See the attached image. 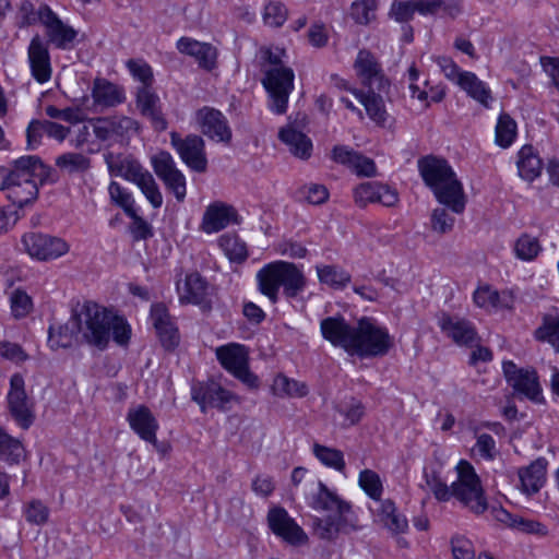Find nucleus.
<instances>
[{
  "mask_svg": "<svg viewBox=\"0 0 559 559\" xmlns=\"http://www.w3.org/2000/svg\"><path fill=\"white\" fill-rule=\"evenodd\" d=\"M52 173V168L45 165L36 155L15 159L12 168L8 169V179L3 187L11 205L19 211L33 203L38 195V186L55 181Z\"/></svg>",
  "mask_w": 559,
  "mask_h": 559,
  "instance_id": "1",
  "label": "nucleus"
},
{
  "mask_svg": "<svg viewBox=\"0 0 559 559\" xmlns=\"http://www.w3.org/2000/svg\"><path fill=\"white\" fill-rule=\"evenodd\" d=\"M456 471L457 480L449 487L442 481L437 472L428 473L427 469H424L426 485L439 501H448L451 497H454L475 514L484 513L488 503L480 479L473 465L462 460L459 462Z\"/></svg>",
  "mask_w": 559,
  "mask_h": 559,
  "instance_id": "2",
  "label": "nucleus"
},
{
  "mask_svg": "<svg viewBox=\"0 0 559 559\" xmlns=\"http://www.w3.org/2000/svg\"><path fill=\"white\" fill-rule=\"evenodd\" d=\"M424 183L433 192L439 203L455 214L465 210L466 199L463 186L447 159L426 155L417 160Z\"/></svg>",
  "mask_w": 559,
  "mask_h": 559,
  "instance_id": "3",
  "label": "nucleus"
},
{
  "mask_svg": "<svg viewBox=\"0 0 559 559\" xmlns=\"http://www.w3.org/2000/svg\"><path fill=\"white\" fill-rule=\"evenodd\" d=\"M309 507L318 512H326V516L313 519L314 534L324 540H334L341 533H349L356 528L353 523L352 506L331 490L323 481L318 483V490L309 500Z\"/></svg>",
  "mask_w": 559,
  "mask_h": 559,
  "instance_id": "4",
  "label": "nucleus"
},
{
  "mask_svg": "<svg viewBox=\"0 0 559 559\" xmlns=\"http://www.w3.org/2000/svg\"><path fill=\"white\" fill-rule=\"evenodd\" d=\"M257 283L259 292L272 304H276L281 288L284 296L292 299L305 290L307 280L296 264L280 260L260 269L257 273Z\"/></svg>",
  "mask_w": 559,
  "mask_h": 559,
  "instance_id": "5",
  "label": "nucleus"
},
{
  "mask_svg": "<svg viewBox=\"0 0 559 559\" xmlns=\"http://www.w3.org/2000/svg\"><path fill=\"white\" fill-rule=\"evenodd\" d=\"M111 313L94 301H85L73 309L72 319L86 343L105 349L109 343Z\"/></svg>",
  "mask_w": 559,
  "mask_h": 559,
  "instance_id": "6",
  "label": "nucleus"
},
{
  "mask_svg": "<svg viewBox=\"0 0 559 559\" xmlns=\"http://www.w3.org/2000/svg\"><path fill=\"white\" fill-rule=\"evenodd\" d=\"M350 355L360 358L382 357L393 347V338L386 328L368 317L358 320Z\"/></svg>",
  "mask_w": 559,
  "mask_h": 559,
  "instance_id": "7",
  "label": "nucleus"
},
{
  "mask_svg": "<svg viewBox=\"0 0 559 559\" xmlns=\"http://www.w3.org/2000/svg\"><path fill=\"white\" fill-rule=\"evenodd\" d=\"M295 74L287 67H275L265 72L262 84L271 98L270 109L283 115L287 110L288 98L294 90Z\"/></svg>",
  "mask_w": 559,
  "mask_h": 559,
  "instance_id": "8",
  "label": "nucleus"
},
{
  "mask_svg": "<svg viewBox=\"0 0 559 559\" xmlns=\"http://www.w3.org/2000/svg\"><path fill=\"white\" fill-rule=\"evenodd\" d=\"M216 357L224 369L247 386L251 389L259 386L258 377L249 369L248 349L245 345L230 343L219 346L216 349Z\"/></svg>",
  "mask_w": 559,
  "mask_h": 559,
  "instance_id": "9",
  "label": "nucleus"
},
{
  "mask_svg": "<svg viewBox=\"0 0 559 559\" xmlns=\"http://www.w3.org/2000/svg\"><path fill=\"white\" fill-rule=\"evenodd\" d=\"M502 368L506 380L515 394L537 404L544 402L539 378L534 368H518L511 360L503 361Z\"/></svg>",
  "mask_w": 559,
  "mask_h": 559,
  "instance_id": "10",
  "label": "nucleus"
},
{
  "mask_svg": "<svg viewBox=\"0 0 559 559\" xmlns=\"http://www.w3.org/2000/svg\"><path fill=\"white\" fill-rule=\"evenodd\" d=\"M7 402L10 415L14 421L22 429H28L35 420V414L33 403L25 390V380L21 373H14L10 378Z\"/></svg>",
  "mask_w": 559,
  "mask_h": 559,
  "instance_id": "11",
  "label": "nucleus"
},
{
  "mask_svg": "<svg viewBox=\"0 0 559 559\" xmlns=\"http://www.w3.org/2000/svg\"><path fill=\"white\" fill-rule=\"evenodd\" d=\"M170 144L181 160L193 171L204 173L207 169L205 143L202 136L188 134L182 138L178 132H170Z\"/></svg>",
  "mask_w": 559,
  "mask_h": 559,
  "instance_id": "12",
  "label": "nucleus"
},
{
  "mask_svg": "<svg viewBox=\"0 0 559 559\" xmlns=\"http://www.w3.org/2000/svg\"><path fill=\"white\" fill-rule=\"evenodd\" d=\"M152 167L165 187L174 193L178 202H182L187 194L186 177L176 166V163L166 151H160L151 158Z\"/></svg>",
  "mask_w": 559,
  "mask_h": 559,
  "instance_id": "13",
  "label": "nucleus"
},
{
  "mask_svg": "<svg viewBox=\"0 0 559 559\" xmlns=\"http://www.w3.org/2000/svg\"><path fill=\"white\" fill-rule=\"evenodd\" d=\"M22 243L32 258L40 261L57 259L69 251L63 239L41 233L25 234Z\"/></svg>",
  "mask_w": 559,
  "mask_h": 559,
  "instance_id": "14",
  "label": "nucleus"
},
{
  "mask_svg": "<svg viewBox=\"0 0 559 559\" xmlns=\"http://www.w3.org/2000/svg\"><path fill=\"white\" fill-rule=\"evenodd\" d=\"M40 13L48 43L62 50L72 48L78 32L72 26L64 24L48 4H41Z\"/></svg>",
  "mask_w": 559,
  "mask_h": 559,
  "instance_id": "15",
  "label": "nucleus"
},
{
  "mask_svg": "<svg viewBox=\"0 0 559 559\" xmlns=\"http://www.w3.org/2000/svg\"><path fill=\"white\" fill-rule=\"evenodd\" d=\"M233 397L231 392L214 380L197 381L191 385V399L200 406L202 413H205L207 407L225 409Z\"/></svg>",
  "mask_w": 559,
  "mask_h": 559,
  "instance_id": "16",
  "label": "nucleus"
},
{
  "mask_svg": "<svg viewBox=\"0 0 559 559\" xmlns=\"http://www.w3.org/2000/svg\"><path fill=\"white\" fill-rule=\"evenodd\" d=\"M354 68L364 86L368 90L384 91L389 86L377 58L368 50L358 51Z\"/></svg>",
  "mask_w": 559,
  "mask_h": 559,
  "instance_id": "17",
  "label": "nucleus"
},
{
  "mask_svg": "<svg viewBox=\"0 0 559 559\" xmlns=\"http://www.w3.org/2000/svg\"><path fill=\"white\" fill-rule=\"evenodd\" d=\"M267 523L270 530L288 544L299 545L307 540L306 533L282 507L269 511Z\"/></svg>",
  "mask_w": 559,
  "mask_h": 559,
  "instance_id": "18",
  "label": "nucleus"
},
{
  "mask_svg": "<svg viewBox=\"0 0 559 559\" xmlns=\"http://www.w3.org/2000/svg\"><path fill=\"white\" fill-rule=\"evenodd\" d=\"M320 330L324 340L350 355L356 326L349 324L344 317L334 316L321 320Z\"/></svg>",
  "mask_w": 559,
  "mask_h": 559,
  "instance_id": "19",
  "label": "nucleus"
},
{
  "mask_svg": "<svg viewBox=\"0 0 559 559\" xmlns=\"http://www.w3.org/2000/svg\"><path fill=\"white\" fill-rule=\"evenodd\" d=\"M438 325L459 346L472 347L478 341L475 326L466 319L442 312L438 317Z\"/></svg>",
  "mask_w": 559,
  "mask_h": 559,
  "instance_id": "20",
  "label": "nucleus"
},
{
  "mask_svg": "<svg viewBox=\"0 0 559 559\" xmlns=\"http://www.w3.org/2000/svg\"><path fill=\"white\" fill-rule=\"evenodd\" d=\"M151 319L162 346L167 350L175 349L179 345L180 337L167 307L162 302L153 304Z\"/></svg>",
  "mask_w": 559,
  "mask_h": 559,
  "instance_id": "21",
  "label": "nucleus"
},
{
  "mask_svg": "<svg viewBox=\"0 0 559 559\" xmlns=\"http://www.w3.org/2000/svg\"><path fill=\"white\" fill-rule=\"evenodd\" d=\"M354 198L360 207L376 202L384 206H393L399 201V194L395 189L378 181H368L359 185L354 190Z\"/></svg>",
  "mask_w": 559,
  "mask_h": 559,
  "instance_id": "22",
  "label": "nucleus"
},
{
  "mask_svg": "<svg viewBox=\"0 0 559 559\" xmlns=\"http://www.w3.org/2000/svg\"><path fill=\"white\" fill-rule=\"evenodd\" d=\"M27 57L32 76L40 84L50 80L52 69L48 44L39 35H35L29 43Z\"/></svg>",
  "mask_w": 559,
  "mask_h": 559,
  "instance_id": "23",
  "label": "nucleus"
},
{
  "mask_svg": "<svg viewBox=\"0 0 559 559\" xmlns=\"http://www.w3.org/2000/svg\"><path fill=\"white\" fill-rule=\"evenodd\" d=\"M138 129L139 122L126 116L96 118L93 120L94 134L100 141L122 138L130 131H138Z\"/></svg>",
  "mask_w": 559,
  "mask_h": 559,
  "instance_id": "24",
  "label": "nucleus"
},
{
  "mask_svg": "<svg viewBox=\"0 0 559 559\" xmlns=\"http://www.w3.org/2000/svg\"><path fill=\"white\" fill-rule=\"evenodd\" d=\"M136 107L141 115L151 121L153 129L157 132L167 129V121L160 108L158 95L151 86H141L136 92Z\"/></svg>",
  "mask_w": 559,
  "mask_h": 559,
  "instance_id": "25",
  "label": "nucleus"
},
{
  "mask_svg": "<svg viewBox=\"0 0 559 559\" xmlns=\"http://www.w3.org/2000/svg\"><path fill=\"white\" fill-rule=\"evenodd\" d=\"M197 118L204 135L225 143L231 140V130L221 111L204 107L198 111Z\"/></svg>",
  "mask_w": 559,
  "mask_h": 559,
  "instance_id": "26",
  "label": "nucleus"
},
{
  "mask_svg": "<svg viewBox=\"0 0 559 559\" xmlns=\"http://www.w3.org/2000/svg\"><path fill=\"white\" fill-rule=\"evenodd\" d=\"M127 420L131 429L144 441L157 445L156 432L159 425L153 413L145 405H139L130 408L127 414Z\"/></svg>",
  "mask_w": 559,
  "mask_h": 559,
  "instance_id": "27",
  "label": "nucleus"
},
{
  "mask_svg": "<svg viewBox=\"0 0 559 559\" xmlns=\"http://www.w3.org/2000/svg\"><path fill=\"white\" fill-rule=\"evenodd\" d=\"M230 223H239L235 207L223 202H214L203 214L201 229L206 234L218 233Z\"/></svg>",
  "mask_w": 559,
  "mask_h": 559,
  "instance_id": "28",
  "label": "nucleus"
},
{
  "mask_svg": "<svg viewBox=\"0 0 559 559\" xmlns=\"http://www.w3.org/2000/svg\"><path fill=\"white\" fill-rule=\"evenodd\" d=\"M177 49L185 55L194 57L199 66L211 70L215 66L216 49L206 43H200L189 37H181L177 41Z\"/></svg>",
  "mask_w": 559,
  "mask_h": 559,
  "instance_id": "29",
  "label": "nucleus"
},
{
  "mask_svg": "<svg viewBox=\"0 0 559 559\" xmlns=\"http://www.w3.org/2000/svg\"><path fill=\"white\" fill-rule=\"evenodd\" d=\"M377 90H368L365 93L354 88L353 94L362 104L368 117L379 127H385L390 115L388 114L382 96Z\"/></svg>",
  "mask_w": 559,
  "mask_h": 559,
  "instance_id": "30",
  "label": "nucleus"
},
{
  "mask_svg": "<svg viewBox=\"0 0 559 559\" xmlns=\"http://www.w3.org/2000/svg\"><path fill=\"white\" fill-rule=\"evenodd\" d=\"M92 97L94 105L102 108L116 107L126 100L123 88L105 79L94 81Z\"/></svg>",
  "mask_w": 559,
  "mask_h": 559,
  "instance_id": "31",
  "label": "nucleus"
},
{
  "mask_svg": "<svg viewBox=\"0 0 559 559\" xmlns=\"http://www.w3.org/2000/svg\"><path fill=\"white\" fill-rule=\"evenodd\" d=\"M182 301L198 305L202 310L207 311L212 308L207 296V284L199 273L187 275L185 282V293L181 295Z\"/></svg>",
  "mask_w": 559,
  "mask_h": 559,
  "instance_id": "32",
  "label": "nucleus"
},
{
  "mask_svg": "<svg viewBox=\"0 0 559 559\" xmlns=\"http://www.w3.org/2000/svg\"><path fill=\"white\" fill-rule=\"evenodd\" d=\"M547 461L539 457L519 471L522 490L531 496L539 491L545 483Z\"/></svg>",
  "mask_w": 559,
  "mask_h": 559,
  "instance_id": "33",
  "label": "nucleus"
},
{
  "mask_svg": "<svg viewBox=\"0 0 559 559\" xmlns=\"http://www.w3.org/2000/svg\"><path fill=\"white\" fill-rule=\"evenodd\" d=\"M519 176L526 181H534L540 176L543 162L532 145H524L518 153Z\"/></svg>",
  "mask_w": 559,
  "mask_h": 559,
  "instance_id": "34",
  "label": "nucleus"
},
{
  "mask_svg": "<svg viewBox=\"0 0 559 559\" xmlns=\"http://www.w3.org/2000/svg\"><path fill=\"white\" fill-rule=\"evenodd\" d=\"M105 159L112 175L120 176L131 182L145 169L131 156L114 155L109 153L105 156Z\"/></svg>",
  "mask_w": 559,
  "mask_h": 559,
  "instance_id": "35",
  "label": "nucleus"
},
{
  "mask_svg": "<svg viewBox=\"0 0 559 559\" xmlns=\"http://www.w3.org/2000/svg\"><path fill=\"white\" fill-rule=\"evenodd\" d=\"M278 138L289 147L294 156L301 159H308L311 156L312 142L305 133L286 127L280 130Z\"/></svg>",
  "mask_w": 559,
  "mask_h": 559,
  "instance_id": "36",
  "label": "nucleus"
},
{
  "mask_svg": "<svg viewBox=\"0 0 559 559\" xmlns=\"http://www.w3.org/2000/svg\"><path fill=\"white\" fill-rule=\"evenodd\" d=\"M380 522L388 531L393 534H403L408 530V521L405 515L397 512L395 504L391 500L381 503Z\"/></svg>",
  "mask_w": 559,
  "mask_h": 559,
  "instance_id": "37",
  "label": "nucleus"
},
{
  "mask_svg": "<svg viewBox=\"0 0 559 559\" xmlns=\"http://www.w3.org/2000/svg\"><path fill=\"white\" fill-rule=\"evenodd\" d=\"M80 333L75 321L71 318L70 323L59 325L57 329L52 325L48 329V345L51 349L69 348L72 346L74 337Z\"/></svg>",
  "mask_w": 559,
  "mask_h": 559,
  "instance_id": "38",
  "label": "nucleus"
},
{
  "mask_svg": "<svg viewBox=\"0 0 559 559\" xmlns=\"http://www.w3.org/2000/svg\"><path fill=\"white\" fill-rule=\"evenodd\" d=\"M459 85L466 91L471 97L484 106H488L491 99L490 90L474 73L467 71L463 72L459 78Z\"/></svg>",
  "mask_w": 559,
  "mask_h": 559,
  "instance_id": "39",
  "label": "nucleus"
},
{
  "mask_svg": "<svg viewBox=\"0 0 559 559\" xmlns=\"http://www.w3.org/2000/svg\"><path fill=\"white\" fill-rule=\"evenodd\" d=\"M218 246L230 262L242 263L248 258L247 245L236 234H224L218 238Z\"/></svg>",
  "mask_w": 559,
  "mask_h": 559,
  "instance_id": "40",
  "label": "nucleus"
},
{
  "mask_svg": "<svg viewBox=\"0 0 559 559\" xmlns=\"http://www.w3.org/2000/svg\"><path fill=\"white\" fill-rule=\"evenodd\" d=\"M317 274L320 283L334 289H343L350 282L348 272L336 265H317Z\"/></svg>",
  "mask_w": 559,
  "mask_h": 559,
  "instance_id": "41",
  "label": "nucleus"
},
{
  "mask_svg": "<svg viewBox=\"0 0 559 559\" xmlns=\"http://www.w3.org/2000/svg\"><path fill=\"white\" fill-rule=\"evenodd\" d=\"M334 409L344 418L342 421L343 427H350L358 424L365 415L364 404L355 397L337 402L334 405Z\"/></svg>",
  "mask_w": 559,
  "mask_h": 559,
  "instance_id": "42",
  "label": "nucleus"
},
{
  "mask_svg": "<svg viewBox=\"0 0 559 559\" xmlns=\"http://www.w3.org/2000/svg\"><path fill=\"white\" fill-rule=\"evenodd\" d=\"M535 338L548 343L559 353V314H546L542 324L535 330Z\"/></svg>",
  "mask_w": 559,
  "mask_h": 559,
  "instance_id": "43",
  "label": "nucleus"
},
{
  "mask_svg": "<svg viewBox=\"0 0 559 559\" xmlns=\"http://www.w3.org/2000/svg\"><path fill=\"white\" fill-rule=\"evenodd\" d=\"M142 193L145 195L147 201L154 209H158L163 204V195L159 191L158 185L156 183L153 175L144 169L138 178L133 181Z\"/></svg>",
  "mask_w": 559,
  "mask_h": 559,
  "instance_id": "44",
  "label": "nucleus"
},
{
  "mask_svg": "<svg viewBox=\"0 0 559 559\" xmlns=\"http://www.w3.org/2000/svg\"><path fill=\"white\" fill-rule=\"evenodd\" d=\"M313 454L323 465L338 472H344L345 461L341 450L314 443Z\"/></svg>",
  "mask_w": 559,
  "mask_h": 559,
  "instance_id": "45",
  "label": "nucleus"
},
{
  "mask_svg": "<svg viewBox=\"0 0 559 559\" xmlns=\"http://www.w3.org/2000/svg\"><path fill=\"white\" fill-rule=\"evenodd\" d=\"M377 0H355L350 5L349 15L359 25H368L376 19Z\"/></svg>",
  "mask_w": 559,
  "mask_h": 559,
  "instance_id": "46",
  "label": "nucleus"
},
{
  "mask_svg": "<svg viewBox=\"0 0 559 559\" xmlns=\"http://www.w3.org/2000/svg\"><path fill=\"white\" fill-rule=\"evenodd\" d=\"M516 135V123L515 121L508 115L502 112L496 126V143L507 148L509 147Z\"/></svg>",
  "mask_w": 559,
  "mask_h": 559,
  "instance_id": "47",
  "label": "nucleus"
},
{
  "mask_svg": "<svg viewBox=\"0 0 559 559\" xmlns=\"http://www.w3.org/2000/svg\"><path fill=\"white\" fill-rule=\"evenodd\" d=\"M23 445L17 440L9 436L0 427V457L11 464L19 463L23 455Z\"/></svg>",
  "mask_w": 559,
  "mask_h": 559,
  "instance_id": "48",
  "label": "nucleus"
},
{
  "mask_svg": "<svg viewBox=\"0 0 559 559\" xmlns=\"http://www.w3.org/2000/svg\"><path fill=\"white\" fill-rule=\"evenodd\" d=\"M56 165L68 174L84 173L91 167V160L81 153H66L57 157Z\"/></svg>",
  "mask_w": 559,
  "mask_h": 559,
  "instance_id": "49",
  "label": "nucleus"
},
{
  "mask_svg": "<svg viewBox=\"0 0 559 559\" xmlns=\"http://www.w3.org/2000/svg\"><path fill=\"white\" fill-rule=\"evenodd\" d=\"M274 393L277 395L305 396L308 388L305 383L292 380L286 376L278 374L273 382Z\"/></svg>",
  "mask_w": 559,
  "mask_h": 559,
  "instance_id": "50",
  "label": "nucleus"
},
{
  "mask_svg": "<svg viewBox=\"0 0 559 559\" xmlns=\"http://www.w3.org/2000/svg\"><path fill=\"white\" fill-rule=\"evenodd\" d=\"M542 247L536 237L523 234L515 242V255L523 261L534 260L540 252Z\"/></svg>",
  "mask_w": 559,
  "mask_h": 559,
  "instance_id": "51",
  "label": "nucleus"
},
{
  "mask_svg": "<svg viewBox=\"0 0 559 559\" xmlns=\"http://www.w3.org/2000/svg\"><path fill=\"white\" fill-rule=\"evenodd\" d=\"M110 200L114 204L121 207L126 215L133 214L134 200L130 192L122 188L118 182L111 181L108 187Z\"/></svg>",
  "mask_w": 559,
  "mask_h": 559,
  "instance_id": "52",
  "label": "nucleus"
},
{
  "mask_svg": "<svg viewBox=\"0 0 559 559\" xmlns=\"http://www.w3.org/2000/svg\"><path fill=\"white\" fill-rule=\"evenodd\" d=\"M455 224V217L449 213L447 207H437L430 216L431 229L440 235L452 231Z\"/></svg>",
  "mask_w": 559,
  "mask_h": 559,
  "instance_id": "53",
  "label": "nucleus"
},
{
  "mask_svg": "<svg viewBox=\"0 0 559 559\" xmlns=\"http://www.w3.org/2000/svg\"><path fill=\"white\" fill-rule=\"evenodd\" d=\"M12 316L15 319L25 318L33 309L32 298L22 289H15L10 296Z\"/></svg>",
  "mask_w": 559,
  "mask_h": 559,
  "instance_id": "54",
  "label": "nucleus"
},
{
  "mask_svg": "<svg viewBox=\"0 0 559 559\" xmlns=\"http://www.w3.org/2000/svg\"><path fill=\"white\" fill-rule=\"evenodd\" d=\"M359 486L374 500H379L382 495V483L379 475L371 469H364L359 474Z\"/></svg>",
  "mask_w": 559,
  "mask_h": 559,
  "instance_id": "55",
  "label": "nucleus"
},
{
  "mask_svg": "<svg viewBox=\"0 0 559 559\" xmlns=\"http://www.w3.org/2000/svg\"><path fill=\"white\" fill-rule=\"evenodd\" d=\"M24 515L33 525H44L49 519V509L37 499L29 501L24 508Z\"/></svg>",
  "mask_w": 559,
  "mask_h": 559,
  "instance_id": "56",
  "label": "nucleus"
},
{
  "mask_svg": "<svg viewBox=\"0 0 559 559\" xmlns=\"http://www.w3.org/2000/svg\"><path fill=\"white\" fill-rule=\"evenodd\" d=\"M128 216L132 219L129 225V231L134 241L147 240L153 237V227L143 217L138 215L136 211H133V214H128Z\"/></svg>",
  "mask_w": 559,
  "mask_h": 559,
  "instance_id": "57",
  "label": "nucleus"
},
{
  "mask_svg": "<svg viewBox=\"0 0 559 559\" xmlns=\"http://www.w3.org/2000/svg\"><path fill=\"white\" fill-rule=\"evenodd\" d=\"M109 336L119 345H127L130 340L131 330L122 317L111 313L109 324Z\"/></svg>",
  "mask_w": 559,
  "mask_h": 559,
  "instance_id": "58",
  "label": "nucleus"
},
{
  "mask_svg": "<svg viewBox=\"0 0 559 559\" xmlns=\"http://www.w3.org/2000/svg\"><path fill=\"white\" fill-rule=\"evenodd\" d=\"M263 19L265 24L280 27L287 19V10L281 2H270L264 8Z\"/></svg>",
  "mask_w": 559,
  "mask_h": 559,
  "instance_id": "59",
  "label": "nucleus"
},
{
  "mask_svg": "<svg viewBox=\"0 0 559 559\" xmlns=\"http://www.w3.org/2000/svg\"><path fill=\"white\" fill-rule=\"evenodd\" d=\"M513 530L538 537H545L549 533L547 526L542 522L523 516H519L518 520L513 522Z\"/></svg>",
  "mask_w": 559,
  "mask_h": 559,
  "instance_id": "60",
  "label": "nucleus"
},
{
  "mask_svg": "<svg viewBox=\"0 0 559 559\" xmlns=\"http://www.w3.org/2000/svg\"><path fill=\"white\" fill-rule=\"evenodd\" d=\"M416 12L415 1L394 0L391 4L390 16L396 22L406 23L411 21Z\"/></svg>",
  "mask_w": 559,
  "mask_h": 559,
  "instance_id": "61",
  "label": "nucleus"
},
{
  "mask_svg": "<svg viewBox=\"0 0 559 559\" xmlns=\"http://www.w3.org/2000/svg\"><path fill=\"white\" fill-rule=\"evenodd\" d=\"M451 550L454 559H475L474 545L464 536L456 535L452 537Z\"/></svg>",
  "mask_w": 559,
  "mask_h": 559,
  "instance_id": "62",
  "label": "nucleus"
},
{
  "mask_svg": "<svg viewBox=\"0 0 559 559\" xmlns=\"http://www.w3.org/2000/svg\"><path fill=\"white\" fill-rule=\"evenodd\" d=\"M300 195L310 204L320 205L329 199V191L325 186L311 183L299 191Z\"/></svg>",
  "mask_w": 559,
  "mask_h": 559,
  "instance_id": "63",
  "label": "nucleus"
},
{
  "mask_svg": "<svg viewBox=\"0 0 559 559\" xmlns=\"http://www.w3.org/2000/svg\"><path fill=\"white\" fill-rule=\"evenodd\" d=\"M41 4L37 10H35L34 4L29 0H23L19 8V15L21 17L20 25L23 26H29L34 25L38 22L43 24V17H41Z\"/></svg>",
  "mask_w": 559,
  "mask_h": 559,
  "instance_id": "64",
  "label": "nucleus"
}]
</instances>
